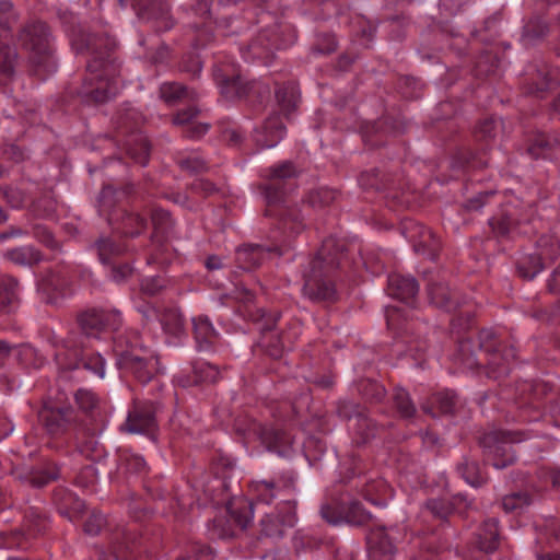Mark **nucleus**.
<instances>
[{
	"label": "nucleus",
	"instance_id": "nucleus-27",
	"mask_svg": "<svg viewBox=\"0 0 560 560\" xmlns=\"http://www.w3.org/2000/svg\"><path fill=\"white\" fill-rule=\"evenodd\" d=\"M60 477L59 467L48 462L19 475V479L33 488H43Z\"/></svg>",
	"mask_w": 560,
	"mask_h": 560
},
{
	"label": "nucleus",
	"instance_id": "nucleus-15",
	"mask_svg": "<svg viewBox=\"0 0 560 560\" xmlns=\"http://www.w3.org/2000/svg\"><path fill=\"white\" fill-rule=\"evenodd\" d=\"M77 323L85 336L98 337L106 329L116 330L121 324V315L118 311L89 308L78 314Z\"/></svg>",
	"mask_w": 560,
	"mask_h": 560
},
{
	"label": "nucleus",
	"instance_id": "nucleus-36",
	"mask_svg": "<svg viewBox=\"0 0 560 560\" xmlns=\"http://www.w3.org/2000/svg\"><path fill=\"white\" fill-rule=\"evenodd\" d=\"M259 438L261 443L273 452H281V448L290 443V436L281 429L273 427H260Z\"/></svg>",
	"mask_w": 560,
	"mask_h": 560
},
{
	"label": "nucleus",
	"instance_id": "nucleus-43",
	"mask_svg": "<svg viewBox=\"0 0 560 560\" xmlns=\"http://www.w3.org/2000/svg\"><path fill=\"white\" fill-rule=\"evenodd\" d=\"M393 404L401 418L410 419L417 413L416 405L413 404L409 393L401 387H395L393 393Z\"/></svg>",
	"mask_w": 560,
	"mask_h": 560
},
{
	"label": "nucleus",
	"instance_id": "nucleus-40",
	"mask_svg": "<svg viewBox=\"0 0 560 560\" xmlns=\"http://www.w3.org/2000/svg\"><path fill=\"white\" fill-rule=\"evenodd\" d=\"M226 515L236 529L245 530L253 518V506L247 503L240 505L230 504L226 509Z\"/></svg>",
	"mask_w": 560,
	"mask_h": 560
},
{
	"label": "nucleus",
	"instance_id": "nucleus-12",
	"mask_svg": "<svg viewBox=\"0 0 560 560\" xmlns=\"http://www.w3.org/2000/svg\"><path fill=\"white\" fill-rule=\"evenodd\" d=\"M560 85V68L539 61L527 66L522 80V90L527 95L542 97Z\"/></svg>",
	"mask_w": 560,
	"mask_h": 560
},
{
	"label": "nucleus",
	"instance_id": "nucleus-44",
	"mask_svg": "<svg viewBox=\"0 0 560 560\" xmlns=\"http://www.w3.org/2000/svg\"><path fill=\"white\" fill-rule=\"evenodd\" d=\"M359 183L364 189L383 190L388 189L393 185V180L389 175L380 174L378 170H372L361 173Z\"/></svg>",
	"mask_w": 560,
	"mask_h": 560
},
{
	"label": "nucleus",
	"instance_id": "nucleus-23",
	"mask_svg": "<svg viewBox=\"0 0 560 560\" xmlns=\"http://www.w3.org/2000/svg\"><path fill=\"white\" fill-rule=\"evenodd\" d=\"M419 292L416 278L400 273H390L387 282V293L399 301L413 304Z\"/></svg>",
	"mask_w": 560,
	"mask_h": 560
},
{
	"label": "nucleus",
	"instance_id": "nucleus-5",
	"mask_svg": "<svg viewBox=\"0 0 560 560\" xmlns=\"http://www.w3.org/2000/svg\"><path fill=\"white\" fill-rule=\"evenodd\" d=\"M529 438L522 430H499L483 434L479 439L485 457L497 469H504L516 462L513 443H520Z\"/></svg>",
	"mask_w": 560,
	"mask_h": 560
},
{
	"label": "nucleus",
	"instance_id": "nucleus-13",
	"mask_svg": "<svg viewBox=\"0 0 560 560\" xmlns=\"http://www.w3.org/2000/svg\"><path fill=\"white\" fill-rule=\"evenodd\" d=\"M295 478L292 474H283L277 479L253 480L249 491L257 502L271 504L276 499L283 500L295 492Z\"/></svg>",
	"mask_w": 560,
	"mask_h": 560
},
{
	"label": "nucleus",
	"instance_id": "nucleus-20",
	"mask_svg": "<svg viewBox=\"0 0 560 560\" xmlns=\"http://www.w3.org/2000/svg\"><path fill=\"white\" fill-rule=\"evenodd\" d=\"M404 229L409 232V240L413 243V248L417 253L428 254L431 259H435L440 249V238L427 226L406 222Z\"/></svg>",
	"mask_w": 560,
	"mask_h": 560
},
{
	"label": "nucleus",
	"instance_id": "nucleus-59",
	"mask_svg": "<svg viewBox=\"0 0 560 560\" xmlns=\"http://www.w3.org/2000/svg\"><path fill=\"white\" fill-rule=\"evenodd\" d=\"M81 366L97 378L105 375V360L100 353H86L81 359Z\"/></svg>",
	"mask_w": 560,
	"mask_h": 560
},
{
	"label": "nucleus",
	"instance_id": "nucleus-3",
	"mask_svg": "<svg viewBox=\"0 0 560 560\" xmlns=\"http://www.w3.org/2000/svg\"><path fill=\"white\" fill-rule=\"evenodd\" d=\"M456 359L468 370L483 371L489 378L500 380L510 374L516 349L512 346L501 349L497 334L481 329L475 338L459 341Z\"/></svg>",
	"mask_w": 560,
	"mask_h": 560
},
{
	"label": "nucleus",
	"instance_id": "nucleus-21",
	"mask_svg": "<svg viewBox=\"0 0 560 560\" xmlns=\"http://www.w3.org/2000/svg\"><path fill=\"white\" fill-rule=\"evenodd\" d=\"M368 552L371 560H393L396 547L384 527L370 530L366 536Z\"/></svg>",
	"mask_w": 560,
	"mask_h": 560
},
{
	"label": "nucleus",
	"instance_id": "nucleus-14",
	"mask_svg": "<svg viewBox=\"0 0 560 560\" xmlns=\"http://www.w3.org/2000/svg\"><path fill=\"white\" fill-rule=\"evenodd\" d=\"M158 405L153 401H135L122 429L129 433L144 434L155 439L159 431Z\"/></svg>",
	"mask_w": 560,
	"mask_h": 560
},
{
	"label": "nucleus",
	"instance_id": "nucleus-63",
	"mask_svg": "<svg viewBox=\"0 0 560 560\" xmlns=\"http://www.w3.org/2000/svg\"><path fill=\"white\" fill-rule=\"evenodd\" d=\"M168 281L160 276L144 278L140 283V291L149 296H155L166 289Z\"/></svg>",
	"mask_w": 560,
	"mask_h": 560
},
{
	"label": "nucleus",
	"instance_id": "nucleus-28",
	"mask_svg": "<svg viewBox=\"0 0 560 560\" xmlns=\"http://www.w3.org/2000/svg\"><path fill=\"white\" fill-rule=\"evenodd\" d=\"M476 544L479 550L491 553L500 546L499 521L497 518L486 520L476 534Z\"/></svg>",
	"mask_w": 560,
	"mask_h": 560
},
{
	"label": "nucleus",
	"instance_id": "nucleus-2",
	"mask_svg": "<svg viewBox=\"0 0 560 560\" xmlns=\"http://www.w3.org/2000/svg\"><path fill=\"white\" fill-rule=\"evenodd\" d=\"M342 240L325 238L303 270L302 294L313 303L334 304L339 300L336 285L338 271L346 258Z\"/></svg>",
	"mask_w": 560,
	"mask_h": 560
},
{
	"label": "nucleus",
	"instance_id": "nucleus-47",
	"mask_svg": "<svg viewBox=\"0 0 560 560\" xmlns=\"http://www.w3.org/2000/svg\"><path fill=\"white\" fill-rule=\"evenodd\" d=\"M47 518L37 511L31 509L24 517L23 529L28 537H36L47 529Z\"/></svg>",
	"mask_w": 560,
	"mask_h": 560
},
{
	"label": "nucleus",
	"instance_id": "nucleus-48",
	"mask_svg": "<svg viewBox=\"0 0 560 560\" xmlns=\"http://www.w3.org/2000/svg\"><path fill=\"white\" fill-rule=\"evenodd\" d=\"M209 532L212 538L219 539L232 538L236 535V528L226 513L218 515L212 520V523L209 526Z\"/></svg>",
	"mask_w": 560,
	"mask_h": 560
},
{
	"label": "nucleus",
	"instance_id": "nucleus-54",
	"mask_svg": "<svg viewBox=\"0 0 560 560\" xmlns=\"http://www.w3.org/2000/svg\"><path fill=\"white\" fill-rule=\"evenodd\" d=\"M98 258L103 264H109L112 258L120 256L125 252V247L116 244L110 238H100L95 243Z\"/></svg>",
	"mask_w": 560,
	"mask_h": 560
},
{
	"label": "nucleus",
	"instance_id": "nucleus-10",
	"mask_svg": "<svg viewBox=\"0 0 560 560\" xmlns=\"http://www.w3.org/2000/svg\"><path fill=\"white\" fill-rule=\"evenodd\" d=\"M552 390L544 381H522L516 384L515 404L518 409L517 420L529 422L541 417V400Z\"/></svg>",
	"mask_w": 560,
	"mask_h": 560
},
{
	"label": "nucleus",
	"instance_id": "nucleus-17",
	"mask_svg": "<svg viewBox=\"0 0 560 560\" xmlns=\"http://www.w3.org/2000/svg\"><path fill=\"white\" fill-rule=\"evenodd\" d=\"M267 205L265 215L276 220V226L288 237L300 234L305 229L304 217L298 206H284L282 202Z\"/></svg>",
	"mask_w": 560,
	"mask_h": 560
},
{
	"label": "nucleus",
	"instance_id": "nucleus-9",
	"mask_svg": "<svg viewBox=\"0 0 560 560\" xmlns=\"http://www.w3.org/2000/svg\"><path fill=\"white\" fill-rule=\"evenodd\" d=\"M281 317L278 311L266 312L256 310L255 313H248V320L257 325L260 332L259 345L269 357L280 359L287 347V338L281 330L277 328V323Z\"/></svg>",
	"mask_w": 560,
	"mask_h": 560
},
{
	"label": "nucleus",
	"instance_id": "nucleus-26",
	"mask_svg": "<svg viewBox=\"0 0 560 560\" xmlns=\"http://www.w3.org/2000/svg\"><path fill=\"white\" fill-rule=\"evenodd\" d=\"M285 132L281 117L278 114L269 116L261 128L256 131L255 141L260 148H272L279 143Z\"/></svg>",
	"mask_w": 560,
	"mask_h": 560
},
{
	"label": "nucleus",
	"instance_id": "nucleus-19",
	"mask_svg": "<svg viewBox=\"0 0 560 560\" xmlns=\"http://www.w3.org/2000/svg\"><path fill=\"white\" fill-rule=\"evenodd\" d=\"M141 545V537L131 529L117 528L110 541V555L97 549L98 560H132L131 553Z\"/></svg>",
	"mask_w": 560,
	"mask_h": 560
},
{
	"label": "nucleus",
	"instance_id": "nucleus-37",
	"mask_svg": "<svg viewBox=\"0 0 560 560\" xmlns=\"http://www.w3.org/2000/svg\"><path fill=\"white\" fill-rule=\"evenodd\" d=\"M377 431V423L365 413L353 425V442L357 445H364L376 436Z\"/></svg>",
	"mask_w": 560,
	"mask_h": 560
},
{
	"label": "nucleus",
	"instance_id": "nucleus-49",
	"mask_svg": "<svg viewBox=\"0 0 560 560\" xmlns=\"http://www.w3.org/2000/svg\"><path fill=\"white\" fill-rule=\"evenodd\" d=\"M361 396L371 404L383 401L386 396L385 387L376 381L363 380L359 384Z\"/></svg>",
	"mask_w": 560,
	"mask_h": 560
},
{
	"label": "nucleus",
	"instance_id": "nucleus-38",
	"mask_svg": "<svg viewBox=\"0 0 560 560\" xmlns=\"http://www.w3.org/2000/svg\"><path fill=\"white\" fill-rule=\"evenodd\" d=\"M338 196L337 190L323 187L311 190L303 199V202L307 203L314 210H324L331 206L337 200Z\"/></svg>",
	"mask_w": 560,
	"mask_h": 560
},
{
	"label": "nucleus",
	"instance_id": "nucleus-8",
	"mask_svg": "<svg viewBox=\"0 0 560 560\" xmlns=\"http://www.w3.org/2000/svg\"><path fill=\"white\" fill-rule=\"evenodd\" d=\"M12 2L0 0V86L10 82L15 74L19 54L15 47L10 45L12 26L18 21Z\"/></svg>",
	"mask_w": 560,
	"mask_h": 560
},
{
	"label": "nucleus",
	"instance_id": "nucleus-25",
	"mask_svg": "<svg viewBox=\"0 0 560 560\" xmlns=\"http://www.w3.org/2000/svg\"><path fill=\"white\" fill-rule=\"evenodd\" d=\"M142 18L151 22L156 32L170 31L175 25L167 2L153 1L147 7H141Z\"/></svg>",
	"mask_w": 560,
	"mask_h": 560
},
{
	"label": "nucleus",
	"instance_id": "nucleus-33",
	"mask_svg": "<svg viewBox=\"0 0 560 560\" xmlns=\"http://www.w3.org/2000/svg\"><path fill=\"white\" fill-rule=\"evenodd\" d=\"M4 258L18 266L33 267L43 260V254L35 247L26 245L7 250Z\"/></svg>",
	"mask_w": 560,
	"mask_h": 560
},
{
	"label": "nucleus",
	"instance_id": "nucleus-31",
	"mask_svg": "<svg viewBox=\"0 0 560 560\" xmlns=\"http://www.w3.org/2000/svg\"><path fill=\"white\" fill-rule=\"evenodd\" d=\"M427 293L430 302L439 308L452 311L456 307L450 288L442 281L429 282Z\"/></svg>",
	"mask_w": 560,
	"mask_h": 560
},
{
	"label": "nucleus",
	"instance_id": "nucleus-53",
	"mask_svg": "<svg viewBox=\"0 0 560 560\" xmlns=\"http://www.w3.org/2000/svg\"><path fill=\"white\" fill-rule=\"evenodd\" d=\"M533 503V497L526 491L506 494L502 498V509L506 513L522 510Z\"/></svg>",
	"mask_w": 560,
	"mask_h": 560
},
{
	"label": "nucleus",
	"instance_id": "nucleus-35",
	"mask_svg": "<svg viewBox=\"0 0 560 560\" xmlns=\"http://www.w3.org/2000/svg\"><path fill=\"white\" fill-rule=\"evenodd\" d=\"M276 98L282 112L285 115L295 110L300 101V93L296 84L292 82L279 85L276 89Z\"/></svg>",
	"mask_w": 560,
	"mask_h": 560
},
{
	"label": "nucleus",
	"instance_id": "nucleus-39",
	"mask_svg": "<svg viewBox=\"0 0 560 560\" xmlns=\"http://www.w3.org/2000/svg\"><path fill=\"white\" fill-rule=\"evenodd\" d=\"M287 525L275 514H266L259 522V538L280 539L284 535Z\"/></svg>",
	"mask_w": 560,
	"mask_h": 560
},
{
	"label": "nucleus",
	"instance_id": "nucleus-50",
	"mask_svg": "<svg viewBox=\"0 0 560 560\" xmlns=\"http://www.w3.org/2000/svg\"><path fill=\"white\" fill-rule=\"evenodd\" d=\"M457 470L466 480V482L472 487H480L487 482V477L480 472V468L477 462L465 459L457 466Z\"/></svg>",
	"mask_w": 560,
	"mask_h": 560
},
{
	"label": "nucleus",
	"instance_id": "nucleus-61",
	"mask_svg": "<svg viewBox=\"0 0 560 560\" xmlns=\"http://www.w3.org/2000/svg\"><path fill=\"white\" fill-rule=\"evenodd\" d=\"M0 197L13 209H22L27 200L26 192L18 187H0Z\"/></svg>",
	"mask_w": 560,
	"mask_h": 560
},
{
	"label": "nucleus",
	"instance_id": "nucleus-45",
	"mask_svg": "<svg viewBox=\"0 0 560 560\" xmlns=\"http://www.w3.org/2000/svg\"><path fill=\"white\" fill-rule=\"evenodd\" d=\"M499 122L493 117L480 119L474 129V138L477 142L488 144L498 133Z\"/></svg>",
	"mask_w": 560,
	"mask_h": 560
},
{
	"label": "nucleus",
	"instance_id": "nucleus-18",
	"mask_svg": "<svg viewBox=\"0 0 560 560\" xmlns=\"http://www.w3.org/2000/svg\"><path fill=\"white\" fill-rule=\"evenodd\" d=\"M214 78L221 95L229 101L246 98L257 85L255 81H245L235 68L232 69L231 73L223 68H217Z\"/></svg>",
	"mask_w": 560,
	"mask_h": 560
},
{
	"label": "nucleus",
	"instance_id": "nucleus-62",
	"mask_svg": "<svg viewBox=\"0 0 560 560\" xmlns=\"http://www.w3.org/2000/svg\"><path fill=\"white\" fill-rule=\"evenodd\" d=\"M337 412L340 418L346 420L355 419V422L366 413L365 408L352 400H340L337 405Z\"/></svg>",
	"mask_w": 560,
	"mask_h": 560
},
{
	"label": "nucleus",
	"instance_id": "nucleus-7",
	"mask_svg": "<svg viewBox=\"0 0 560 560\" xmlns=\"http://www.w3.org/2000/svg\"><path fill=\"white\" fill-rule=\"evenodd\" d=\"M18 42L28 52V59L35 67H50L52 49L50 31L42 21L25 23L18 33Z\"/></svg>",
	"mask_w": 560,
	"mask_h": 560
},
{
	"label": "nucleus",
	"instance_id": "nucleus-60",
	"mask_svg": "<svg viewBox=\"0 0 560 560\" xmlns=\"http://www.w3.org/2000/svg\"><path fill=\"white\" fill-rule=\"evenodd\" d=\"M137 147H129L127 152L129 156L141 165H147L150 158V143L147 138L139 136L136 139Z\"/></svg>",
	"mask_w": 560,
	"mask_h": 560
},
{
	"label": "nucleus",
	"instance_id": "nucleus-30",
	"mask_svg": "<svg viewBox=\"0 0 560 560\" xmlns=\"http://www.w3.org/2000/svg\"><path fill=\"white\" fill-rule=\"evenodd\" d=\"M194 335L199 350H209L218 339V332L209 318L199 315L192 318Z\"/></svg>",
	"mask_w": 560,
	"mask_h": 560
},
{
	"label": "nucleus",
	"instance_id": "nucleus-41",
	"mask_svg": "<svg viewBox=\"0 0 560 560\" xmlns=\"http://www.w3.org/2000/svg\"><path fill=\"white\" fill-rule=\"evenodd\" d=\"M19 281L11 276L0 278V312H5L18 301Z\"/></svg>",
	"mask_w": 560,
	"mask_h": 560
},
{
	"label": "nucleus",
	"instance_id": "nucleus-57",
	"mask_svg": "<svg viewBox=\"0 0 560 560\" xmlns=\"http://www.w3.org/2000/svg\"><path fill=\"white\" fill-rule=\"evenodd\" d=\"M277 515L287 527H293L298 521L296 500L291 497L281 500L277 506Z\"/></svg>",
	"mask_w": 560,
	"mask_h": 560
},
{
	"label": "nucleus",
	"instance_id": "nucleus-42",
	"mask_svg": "<svg viewBox=\"0 0 560 560\" xmlns=\"http://www.w3.org/2000/svg\"><path fill=\"white\" fill-rule=\"evenodd\" d=\"M220 378V371L217 365L208 362H196L192 365V384H213Z\"/></svg>",
	"mask_w": 560,
	"mask_h": 560
},
{
	"label": "nucleus",
	"instance_id": "nucleus-29",
	"mask_svg": "<svg viewBox=\"0 0 560 560\" xmlns=\"http://www.w3.org/2000/svg\"><path fill=\"white\" fill-rule=\"evenodd\" d=\"M457 405V395L452 390L434 393L428 402L422 406L424 412L433 417L440 415H453Z\"/></svg>",
	"mask_w": 560,
	"mask_h": 560
},
{
	"label": "nucleus",
	"instance_id": "nucleus-52",
	"mask_svg": "<svg viewBox=\"0 0 560 560\" xmlns=\"http://www.w3.org/2000/svg\"><path fill=\"white\" fill-rule=\"evenodd\" d=\"M147 229V220L137 213H127L121 219V232L125 236L136 237Z\"/></svg>",
	"mask_w": 560,
	"mask_h": 560
},
{
	"label": "nucleus",
	"instance_id": "nucleus-11",
	"mask_svg": "<svg viewBox=\"0 0 560 560\" xmlns=\"http://www.w3.org/2000/svg\"><path fill=\"white\" fill-rule=\"evenodd\" d=\"M299 175L295 164L291 161H283L261 171L260 177L265 179L258 185L260 194L266 203L276 205L283 202L285 197L284 182Z\"/></svg>",
	"mask_w": 560,
	"mask_h": 560
},
{
	"label": "nucleus",
	"instance_id": "nucleus-58",
	"mask_svg": "<svg viewBox=\"0 0 560 560\" xmlns=\"http://www.w3.org/2000/svg\"><path fill=\"white\" fill-rule=\"evenodd\" d=\"M539 532L540 538H544L549 547L560 541V524L553 517L545 520L544 524L539 525Z\"/></svg>",
	"mask_w": 560,
	"mask_h": 560
},
{
	"label": "nucleus",
	"instance_id": "nucleus-16",
	"mask_svg": "<svg viewBox=\"0 0 560 560\" xmlns=\"http://www.w3.org/2000/svg\"><path fill=\"white\" fill-rule=\"evenodd\" d=\"M538 254L528 255L526 261L533 264L526 268L525 264L518 266V275L530 280L544 269V261L553 262L560 256V242L553 235H541L537 241Z\"/></svg>",
	"mask_w": 560,
	"mask_h": 560
},
{
	"label": "nucleus",
	"instance_id": "nucleus-1",
	"mask_svg": "<svg viewBox=\"0 0 560 560\" xmlns=\"http://www.w3.org/2000/svg\"><path fill=\"white\" fill-rule=\"evenodd\" d=\"M78 54L88 52L91 58L86 65L81 94L86 103L102 104L113 98L119 90L117 75L119 65L114 56L116 42L107 34H91L79 31L71 38Z\"/></svg>",
	"mask_w": 560,
	"mask_h": 560
},
{
	"label": "nucleus",
	"instance_id": "nucleus-56",
	"mask_svg": "<svg viewBox=\"0 0 560 560\" xmlns=\"http://www.w3.org/2000/svg\"><path fill=\"white\" fill-rule=\"evenodd\" d=\"M161 323L167 332L178 335L184 328L185 319L178 310L170 308L162 314Z\"/></svg>",
	"mask_w": 560,
	"mask_h": 560
},
{
	"label": "nucleus",
	"instance_id": "nucleus-55",
	"mask_svg": "<svg viewBox=\"0 0 560 560\" xmlns=\"http://www.w3.org/2000/svg\"><path fill=\"white\" fill-rule=\"evenodd\" d=\"M74 400L79 409L86 415L92 413L100 404L98 396L94 392L85 388H80L75 392Z\"/></svg>",
	"mask_w": 560,
	"mask_h": 560
},
{
	"label": "nucleus",
	"instance_id": "nucleus-51",
	"mask_svg": "<svg viewBox=\"0 0 560 560\" xmlns=\"http://www.w3.org/2000/svg\"><path fill=\"white\" fill-rule=\"evenodd\" d=\"M57 209V201L49 194H44L30 206V211L36 218H51Z\"/></svg>",
	"mask_w": 560,
	"mask_h": 560
},
{
	"label": "nucleus",
	"instance_id": "nucleus-46",
	"mask_svg": "<svg viewBox=\"0 0 560 560\" xmlns=\"http://www.w3.org/2000/svg\"><path fill=\"white\" fill-rule=\"evenodd\" d=\"M371 514L365 511L359 501H351L347 506H343V522L354 525L363 526L371 520Z\"/></svg>",
	"mask_w": 560,
	"mask_h": 560
},
{
	"label": "nucleus",
	"instance_id": "nucleus-34",
	"mask_svg": "<svg viewBox=\"0 0 560 560\" xmlns=\"http://www.w3.org/2000/svg\"><path fill=\"white\" fill-rule=\"evenodd\" d=\"M160 96L166 104L174 105L184 98L195 101L198 98V93L180 83L166 82L160 86Z\"/></svg>",
	"mask_w": 560,
	"mask_h": 560
},
{
	"label": "nucleus",
	"instance_id": "nucleus-6",
	"mask_svg": "<svg viewBox=\"0 0 560 560\" xmlns=\"http://www.w3.org/2000/svg\"><path fill=\"white\" fill-rule=\"evenodd\" d=\"M37 419L51 438L78 436L79 433L84 432L83 423L71 406H61L50 399L44 400L37 412Z\"/></svg>",
	"mask_w": 560,
	"mask_h": 560
},
{
	"label": "nucleus",
	"instance_id": "nucleus-4",
	"mask_svg": "<svg viewBox=\"0 0 560 560\" xmlns=\"http://www.w3.org/2000/svg\"><path fill=\"white\" fill-rule=\"evenodd\" d=\"M114 352L117 366L132 375L139 383H149L158 372L154 352L141 341L137 331L118 335L114 338Z\"/></svg>",
	"mask_w": 560,
	"mask_h": 560
},
{
	"label": "nucleus",
	"instance_id": "nucleus-64",
	"mask_svg": "<svg viewBox=\"0 0 560 560\" xmlns=\"http://www.w3.org/2000/svg\"><path fill=\"white\" fill-rule=\"evenodd\" d=\"M177 560H213V552L209 546L197 542L190 544L186 555H180Z\"/></svg>",
	"mask_w": 560,
	"mask_h": 560
},
{
	"label": "nucleus",
	"instance_id": "nucleus-24",
	"mask_svg": "<svg viewBox=\"0 0 560 560\" xmlns=\"http://www.w3.org/2000/svg\"><path fill=\"white\" fill-rule=\"evenodd\" d=\"M275 252L281 255L278 247H264L258 244H245L236 249V262L244 270L258 268L266 258L268 253Z\"/></svg>",
	"mask_w": 560,
	"mask_h": 560
},
{
	"label": "nucleus",
	"instance_id": "nucleus-32",
	"mask_svg": "<svg viewBox=\"0 0 560 560\" xmlns=\"http://www.w3.org/2000/svg\"><path fill=\"white\" fill-rule=\"evenodd\" d=\"M52 501L60 514L70 518L83 509V503L71 491L62 487H58L52 491Z\"/></svg>",
	"mask_w": 560,
	"mask_h": 560
},
{
	"label": "nucleus",
	"instance_id": "nucleus-22",
	"mask_svg": "<svg viewBox=\"0 0 560 560\" xmlns=\"http://www.w3.org/2000/svg\"><path fill=\"white\" fill-rule=\"evenodd\" d=\"M425 506L434 517L445 521L454 512L466 513L471 508V502L464 494L458 493L453 495L451 500L430 499Z\"/></svg>",
	"mask_w": 560,
	"mask_h": 560
}]
</instances>
